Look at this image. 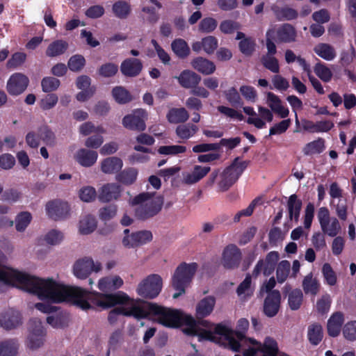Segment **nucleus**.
<instances>
[{
  "label": "nucleus",
  "mask_w": 356,
  "mask_h": 356,
  "mask_svg": "<svg viewBox=\"0 0 356 356\" xmlns=\"http://www.w3.org/2000/svg\"><path fill=\"white\" fill-rule=\"evenodd\" d=\"M79 195L80 199L82 201L86 202H90L95 199L97 196V193L94 187L87 186L81 188L79 190Z\"/></svg>",
  "instance_id": "obj_61"
},
{
  "label": "nucleus",
  "mask_w": 356,
  "mask_h": 356,
  "mask_svg": "<svg viewBox=\"0 0 356 356\" xmlns=\"http://www.w3.org/2000/svg\"><path fill=\"white\" fill-rule=\"evenodd\" d=\"M58 101V96L56 94L51 93L46 95L40 100V106L44 111L50 110L56 105Z\"/></svg>",
  "instance_id": "obj_63"
},
{
  "label": "nucleus",
  "mask_w": 356,
  "mask_h": 356,
  "mask_svg": "<svg viewBox=\"0 0 356 356\" xmlns=\"http://www.w3.org/2000/svg\"><path fill=\"white\" fill-rule=\"evenodd\" d=\"M46 211L49 218L59 220L68 216L70 206L66 202L55 200L46 204Z\"/></svg>",
  "instance_id": "obj_15"
},
{
  "label": "nucleus",
  "mask_w": 356,
  "mask_h": 356,
  "mask_svg": "<svg viewBox=\"0 0 356 356\" xmlns=\"http://www.w3.org/2000/svg\"><path fill=\"white\" fill-rule=\"evenodd\" d=\"M122 193V188L120 185L111 183L106 184L99 191L98 198L102 202H109L118 200Z\"/></svg>",
  "instance_id": "obj_18"
},
{
  "label": "nucleus",
  "mask_w": 356,
  "mask_h": 356,
  "mask_svg": "<svg viewBox=\"0 0 356 356\" xmlns=\"http://www.w3.org/2000/svg\"><path fill=\"white\" fill-rule=\"evenodd\" d=\"M162 289V279L156 274L150 275L140 282L137 287V293L145 298H156Z\"/></svg>",
  "instance_id": "obj_8"
},
{
  "label": "nucleus",
  "mask_w": 356,
  "mask_h": 356,
  "mask_svg": "<svg viewBox=\"0 0 356 356\" xmlns=\"http://www.w3.org/2000/svg\"><path fill=\"white\" fill-rule=\"evenodd\" d=\"M60 84V81L53 76H47L42 79L41 86L44 92H51L56 90Z\"/></svg>",
  "instance_id": "obj_51"
},
{
  "label": "nucleus",
  "mask_w": 356,
  "mask_h": 356,
  "mask_svg": "<svg viewBox=\"0 0 356 356\" xmlns=\"http://www.w3.org/2000/svg\"><path fill=\"white\" fill-rule=\"evenodd\" d=\"M166 117L170 123L178 124L188 120L189 114L184 108H174L169 111Z\"/></svg>",
  "instance_id": "obj_33"
},
{
  "label": "nucleus",
  "mask_w": 356,
  "mask_h": 356,
  "mask_svg": "<svg viewBox=\"0 0 356 356\" xmlns=\"http://www.w3.org/2000/svg\"><path fill=\"white\" fill-rule=\"evenodd\" d=\"M356 56L355 49L353 45L343 49L341 53L340 62L342 66H348L353 62Z\"/></svg>",
  "instance_id": "obj_58"
},
{
  "label": "nucleus",
  "mask_w": 356,
  "mask_h": 356,
  "mask_svg": "<svg viewBox=\"0 0 356 356\" xmlns=\"http://www.w3.org/2000/svg\"><path fill=\"white\" fill-rule=\"evenodd\" d=\"M3 254L0 252V261H3ZM0 282L15 286L35 296L36 293H39L42 296H44V293L41 291H38V287L49 286L48 283L40 280L39 277L31 276L8 266H0Z\"/></svg>",
  "instance_id": "obj_4"
},
{
  "label": "nucleus",
  "mask_w": 356,
  "mask_h": 356,
  "mask_svg": "<svg viewBox=\"0 0 356 356\" xmlns=\"http://www.w3.org/2000/svg\"><path fill=\"white\" fill-rule=\"evenodd\" d=\"M216 304V299L213 296H207L203 298L196 307V314L198 318H203L209 316Z\"/></svg>",
  "instance_id": "obj_28"
},
{
  "label": "nucleus",
  "mask_w": 356,
  "mask_h": 356,
  "mask_svg": "<svg viewBox=\"0 0 356 356\" xmlns=\"http://www.w3.org/2000/svg\"><path fill=\"white\" fill-rule=\"evenodd\" d=\"M29 83L25 74L19 72L13 74L7 81L6 90L11 95H19L24 92Z\"/></svg>",
  "instance_id": "obj_12"
},
{
  "label": "nucleus",
  "mask_w": 356,
  "mask_h": 356,
  "mask_svg": "<svg viewBox=\"0 0 356 356\" xmlns=\"http://www.w3.org/2000/svg\"><path fill=\"white\" fill-rule=\"evenodd\" d=\"M179 84L185 88H193L201 81V76L191 70H184L177 77Z\"/></svg>",
  "instance_id": "obj_24"
},
{
  "label": "nucleus",
  "mask_w": 356,
  "mask_h": 356,
  "mask_svg": "<svg viewBox=\"0 0 356 356\" xmlns=\"http://www.w3.org/2000/svg\"><path fill=\"white\" fill-rule=\"evenodd\" d=\"M344 321L343 313L340 312L332 314L327 321V332L329 335L337 337L339 334L341 325Z\"/></svg>",
  "instance_id": "obj_26"
},
{
  "label": "nucleus",
  "mask_w": 356,
  "mask_h": 356,
  "mask_svg": "<svg viewBox=\"0 0 356 356\" xmlns=\"http://www.w3.org/2000/svg\"><path fill=\"white\" fill-rule=\"evenodd\" d=\"M317 218L321 230L329 236H336L341 231V225L338 219L330 216V211L327 207H322L318 209Z\"/></svg>",
  "instance_id": "obj_9"
},
{
  "label": "nucleus",
  "mask_w": 356,
  "mask_h": 356,
  "mask_svg": "<svg viewBox=\"0 0 356 356\" xmlns=\"http://www.w3.org/2000/svg\"><path fill=\"white\" fill-rule=\"evenodd\" d=\"M26 58V54L23 52H16L13 54L11 58L8 60L6 63L7 68L15 69L25 62Z\"/></svg>",
  "instance_id": "obj_57"
},
{
  "label": "nucleus",
  "mask_w": 356,
  "mask_h": 356,
  "mask_svg": "<svg viewBox=\"0 0 356 356\" xmlns=\"http://www.w3.org/2000/svg\"><path fill=\"white\" fill-rule=\"evenodd\" d=\"M191 65L195 70L204 75L211 74L216 70L214 63L202 57L193 59L191 61Z\"/></svg>",
  "instance_id": "obj_25"
},
{
  "label": "nucleus",
  "mask_w": 356,
  "mask_h": 356,
  "mask_svg": "<svg viewBox=\"0 0 356 356\" xmlns=\"http://www.w3.org/2000/svg\"><path fill=\"white\" fill-rule=\"evenodd\" d=\"M325 149V140L319 138L316 140L309 143L304 148L305 154H318Z\"/></svg>",
  "instance_id": "obj_43"
},
{
  "label": "nucleus",
  "mask_w": 356,
  "mask_h": 356,
  "mask_svg": "<svg viewBox=\"0 0 356 356\" xmlns=\"http://www.w3.org/2000/svg\"><path fill=\"white\" fill-rule=\"evenodd\" d=\"M297 36V31L291 24H283L276 31V41L277 42H294L296 41Z\"/></svg>",
  "instance_id": "obj_20"
},
{
  "label": "nucleus",
  "mask_w": 356,
  "mask_h": 356,
  "mask_svg": "<svg viewBox=\"0 0 356 356\" xmlns=\"http://www.w3.org/2000/svg\"><path fill=\"white\" fill-rule=\"evenodd\" d=\"M308 339L311 343L314 345L318 344L323 338V329L321 325L314 324L308 328Z\"/></svg>",
  "instance_id": "obj_45"
},
{
  "label": "nucleus",
  "mask_w": 356,
  "mask_h": 356,
  "mask_svg": "<svg viewBox=\"0 0 356 356\" xmlns=\"http://www.w3.org/2000/svg\"><path fill=\"white\" fill-rule=\"evenodd\" d=\"M262 356H289L280 352L277 342L270 337H266L262 348Z\"/></svg>",
  "instance_id": "obj_32"
},
{
  "label": "nucleus",
  "mask_w": 356,
  "mask_h": 356,
  "mask_svg": "<svg viewBox=\"0 0 356 356\" xmlns=\"http://www.w3.org/2000/svg\"><path fill=\"white\" fill-rule=\"evenodd\" d=\"M86 64V60L81 55L72 56L68 60V67L72 72L81 71Z\"/></svg>",
  "instance_id": "obj_55"
},
{
  "label": "nucleus",
  "mask_w": 356,
  "mask_h": 356,
  "mask_svg": "<svg viewBox=\"0 0 356 356\" xmlns=\"http://www.w3.org/2000/svg\"><path fill=\"white\" fill-rule=\"evenodd\" d=\"M291 264L286 260L282 261L277 266V279L280 283L284 282L289 273Z\"/></svg>",
  "instance_id": "obj_59"
},
{
  "label": "nucleus",
  "mask_w": 356,
  "mask_h": 356,
  "mask_svg": "<svg viewBox=\"0 0 356 356\" xmlns=\"http://www.w3.org/2000/svg\"><path fill=\"white\" fill-rule=\"evenodd\" d=\"M148 309L156 315V321L163 326L174 328L186 325L184 332L197 337L199 341H204V338L211 337L207 321L196 322L193 316L181 310L163 307L156 304H149Z\"/></svg>",
  "instance_id": "obj_3"
},
{
  "label": "nucleus",
  "mask_w": 356,
  "mask_h": 356,
  "mask_svg": "<svg viewBox=\"0 0 356 356\" xmlns=\"http://www.w3.org/2000/svg\"><path fill=\"white\" fill-rule=\"evenodd\" d=\"M143 69V63L138 58H127L121 64V72L126 76H138Z\"/></svg>",
  "instance_id": "obj_21"
},
{
  "label": "nucleus",
  "mask_w": 356,
  "mask_h": 356,
  "mask_svg": "<svg viewBox=\"0 0 356 356\" xmlns=\"http://www.w3.org/2000/svg\"><path fill=\"white\" fill-rule=\"evenodd\" d=\"M112 95L114 99L121 104H127L131 101L132 97L128 90L124 87L116 86L112 90Z\"/></svg>",
  "instance_id": "obj_40"
},
{
  "label": "nucleus",
  "mask_w": 356,
  "mask_h": 356,
  "mask_svg": "<svg viewBox=\"0 0 356 356\" xmlns=\"http://www.w3.org/2000/svg\"><path fill=\"white\" fill-rule=\"evenodd\" d=\"M122 165L120 157H106L102 163V170L104 173L112 174L119 171Z\"/></svg>",
  "instance_id": "obj_30"
},
{
  "label": "nucleus",
  "mask_w": 356,
  "mask_h": 356,
  "mask_svg": "<svg viewBox=\"0 0 356 356\" xmlns=\"http://www.w3.org/2000/svg\"><path fill=\"white\" fill-rule=\"evenodd\" d=\"M314 71L325 82H329L332 79V72L331 70L323 63H316L314 67Z\"/></svg>",
  "instance_id": "obj_48"
},
{
  "label": "nucleus",
  "mask_w": 356,
  "mask_h": 356,
  "mask_svg": "<svg viewBox=\"0 0 356 356\" xmlns=\"http://www.w3.org/2000/svg\"><path fill=\"white\" fill-rule=\"evenodd\" d=\"M136 206L135 215L138 219L145 220L156 215L161 209L163 198L155 192H143L130 201Z\"/></svg>",
  "instance_id": "obj_5"
},
{
  "label": "nucleus",
  "mask_w": 356,
  "mask_h": 356,
  "mask_svg": "<svg viewBox=\"0 0 356 356\" xmlns=\"http://www.w3.org/2000/svg\"><path fill=\"white\" fill-rule=\"evenodd\" d=\"M343 334L346 339L350 341L356 339V321H352L345 324Z\"/></svg>",
  "instance_id": "obj_64"
},
{
  "label": "nucleus",
  "mask_w": 356,
  "mask_h": 356,
  "mask_svg": "<svg viewBox=\"0 0 356 356\" xmlns=\"http://www.w3.org/2000/svg\"><path fill=\"white\" fill-rule=\"evenodd\" d=\"M32 219L31 214L29 212H22L17 215L15 219V227L18 232H23L29 225Z\"/></svg>",
  "instance_id": "obj_53"
},
{
  "label": "nucleus",
  "mask_w": 356,
  "mask_h": 356,
  "mask_svg": "<svg viewBox=\"0 0 356 356\" xmlns=\"http://www.w3.org/2000/svg\"><path fill=\"white\" fill-rule=\"evenodd\" d=\"M253 290L251 286V277L247 275L245 280L238 286L236 292L241 299L245 300L252 295Z\"/></svg>",
  "instance_id": "obj_42"
},
{
  "label": "nucleus",
  "mask_w": 356,
  "mask_h": 356,
  "mask_svg": "<svg viewBox=\"0 0 356 356\" xmlns=\"http://www.w3.org/2000/svg\"><path fill=\"white\" fill-rule=\"evenodd\" d=\"M102 268L100 262L95 261L90 257H83L78 259L73 265V274L78 279L85 280L92 272H99Z\"/></svg>",
  "instance_id": "obj_10"
},
{
  "label": "nucleus",
  "mask_w": 356,
  "mask_h": 356,
  "mask_svg": "<svg viewBox=\"0 0 356 356\" xmlns=\"http://www.w3.org/2000/svg\"><path fill=\"white\" fill-rule=\"evenodd\" d=\"M241 25L238 22L231 19H226L221 22L219 29L225 34H232L240 29Z\"/></svg>",
  "instance_id": "obj_56"
},
{
  "label": "nucleus",
  "mask_w": 356,
  "mask_h": 356,
  "mask_svg": "<svg viewBox=\"0 0 356 356\" xmlns=\"http://www.w3.org/2000/svg\"><path fill=\"white\" fill-rule=\"evenodd\" d=\"M209 171V166L195 165L192 171L183 173V181L186 184H193L202 179Z\"/></svg>",
  "instance_id": "obj_22"
},
{
  "label": "nucleus",
  "mask_w": 356,
  "mask_h": 356,
  "mask_svg": "<svg viewBox=\"0 0 356 356\" xmlns=\"http://www.w3.org/2000/svg\"><path fill=\"white\" fill-rule=\"evenodd\" d=\"M241 260L240 249L234 244L225 248L222 254V264L226 268H234L238 266Z\"/></svg>",
  "instance_id": "obj_14"
},
{
  "label": "nucleus",
  "mask_w": 356,
  "mask_h": 356,
  "mask_svg": "<svg viewBox=\"0 0 356 356\" xmlns=\"http://www.w3.org/2000/svg\"><path fill=\"white\" fill-rule=\"evenodd\" d=\"M112 11L116 17L122 19H127L131 12V6L125 1H118L113 3Z\"/></svg>",
  "instance_id": "obj_31"
},
{
  "label": "nucleus",
  "mask_w": 356,
  "mask_h": 356,
  "mask_svg": "<svg viewBox=\"0 0 356 356\" xmlns=\"http://www.w3.org/2000/svg\"><path fill=\"white\" fill-rule=\"evenodd\" d=\"M47 323L54 328H62L67 325V315L62 312L50 315L47 318Z\"/></svg>",
  "instance_id": "obj_41"
},
{
  "label": "nucleus",
  "mask_w": 356,
  "mask_h": 356,
  "mask_svg": "<svg viewBox=\"0 0 356 356\" xmlns=\"http://www.w3.org/2000/svg\"><path fill=\"white\" fill-rule=\"evenodd\" d=\"M224 94L226 99L231 105L234 106L243 105V100L236 88H229L228 90L224 92Z\"/></svg>",
  "instance_id": "obj_50"
},
{
  "label": "nucleus",
  "mask_w": 356,
  "mask_h": 356,
  "mask_svg": "<svg viewBox=\"0 0 356 356\" xmlns=\"http://www.w3.org/2000/svg\"><path fill=\"white\" fill-rule=\"evenodd\" d=\"M105 130L102 127H95L91 122H86L79 127V133L83 136H88L92 133L103 134Z\"/></svg>",
  "instance_id": "obj_60"
},
{
  "label": "nucleus",
  "mask_w": 356,
  "mask_h": 356,
  "mask_svg": "<svg viewBox=\"0 0 356 356\" xmlns=\"http://www.w3.org/2000/svg\"><path fill=\"white\" fill-rule=\"evenodd\" d=\"M255 40L251 37L243 39L238 43L241 52L247 56H250L253 54L255 51Z\"/></svg>",
  "instance_id": "obj_49"
},
{
  "label": "nucleus",
  "mask_w": 356,
  "mask_h": 356,
  "mask_svg": "<svg viewBox=\"0 0 356 356\" xmlns=\"http://www.w3.org/2000/svg\"><path fill=\"white\" fill-rule=\"evenodd\" d=\"M138 172L134 168L122 171L116 176V179L125 185L132 184L137 178Z\"/></svg>",
  "instance_id": "obj_44"
},
{
  "label": "nucleus",
  "mask_w": 356,
  "mask_h": 356,
  "mask_svg": "<svg viewBox=\"0 0 356 356\" xmlns=\"http://www.w3.org/2000/svg\"><path fill=\"white\" fill-rule=\"evenodd\" d=\"M303 295L300 289L293 290L289 295V305L292 310L298 309L302 302Z\"/></svg>",
  "instance_id": "obj_54"
},
{
  "label": "nucleus",
  "mask_w": 356,
  "mask_h": 356,
  "mask_svg": "<svg viewBox=\"0 0 356 356\" xmlns=\"http://www.w3.org/2000/svg\"><path fill=\"white\" fill-rule=\"evenodd\" d=\"M69 47L68 42L63 40H56L47 47L45 54L48 57H56L63 54Z\"/></svg>",
  "instance_id": "obj_29"
},
{
  "label": "nucleus",
  "mask_w": 356,
  "mask_h": 356,
  "mask_svg": "<svg viewBox=\"0 0 356 356\" xmlns=\"http://www.w3.org/2000/svg\"><path fill=\"white\" fill-rule=\"evenodd\" d=\"M266 104L273 112L278 114L281 118H285L289 115V109L282 106L280 97L273 92H268L266 93Z\"/></svg>",
  "instance_id": "obj_23"
},
{
  "label": "nucleus",
  "mask_w": 356,
  "mask_h": 356,
  "mask_svg": "<svg viewBox=\"0 0 356 356\" xmlns=\"http://www.w3.org/2000/svg\"><path fill=\"white\" fill-rule=\"evenodd\" d=\"M197 268L196 263H182L176 269L172 279V284L176 292L174 298H177L185 293Z\"/></svg>",
  "instance_id": "obj_7"
},
{
  "label": "nucleus",
  "mask_w": 356,
  "mask_h": 356,
  "mask_svg": "<svg viewBox=\"0 0 356 356\" xmlns=\"http://www.w3.org/2000/svg\"><path fill=\"white\" fill-rule=\"evenodd\" d=\"M240 141L241 138L238 137L229 139L222 138L219 143L197 145L193 147V151L195 153L207 152L211 150H218L220 146H225L232 149L237 146Z\"/></svg>",
  "instance_id": "obj_17"
},
{
  "label": "nucleus",
  "mask_w": 356,
  "mask_h": 356,
  "mask_svg": "<svg viewBox=\"0 0 356 356\" xmlns=\"http://www.w3.org/2000/svg\"><path fill=\"white\" fill-rule=\"evenodd\" d=\"M273 10L276 18L279 21L292 20L296 19L298 15V12L296 10L289 7H275Z\"/></svg>",
  "instance_id": "obj_37"
},
{
  "label": "nucleus",
  "mask_w": 356,
  "mask_h": 356,
  "mask_svg": "<svg viewBox=\"0 0 356 356\" xmlns=\"http://www.w3.org/2000/svg\"><path fill=\"white\" fill-rule=\"evenodd\" d=\"M45 331L42 322L34 319L30 321L29 334L26 339V346L32 350L41 347L44 343Z\"/></svg>",
  "instance_id": "obj_11"
},
{
  "label": "nucleus",
  "mask_w": 356,
  "mask_h": 356,
  "mask_svg": "<svg viewBox=\"0 0 356 356\" xmlns=\"http://www.w3.org/2000/svg\"><path fill=\"white\" fill-rule=\"evenodd\" d=\"M210 330V337L204 338V341H211L234 351H242L243 356H257L258 353L262 354L261 345L254 339L247 338L244 332L249 327V322L245 318L238 321L237 331L233 332L222 324L214 325L208 321Z\"/></svg>",
  "instance_id": "obj_2"
},
{
  "label": "nucleus",
  "mask_w": 356,
  "mask_h": 356,
  "mask_svg": "<svg viewBox=\"0 0 356 356\" xmlns=\"http://www.w3.org/2000/svg\"><path fill=\"white\" fill-rule=\"evenodd\" d=\"M198 130L197 126L192 124L179 125L176 129L177 136L182 139H187L193 136Z\"/></svg>",
  "instance_id": "obj_47"
},
{
  "label": "nucleus",
  "mask_w": 356,
  "mask_h": 356,
  "mask_svg": "<svg viewBox=\"0 0 356 356\" xmlns=\"http://www.w3.org/2000/svg\"><path fill=\"white\" fill-rule=\"evenodd\" d=\"M281 301L280 293L274 290L270 292L264 301V312L265 314L268 317H273L275 316L280 309Z\"/></svg>",
  "instance_id": "obj_19"
},
{
  "label": "nucleus",
  "mask_w": 356,
  "mask_h": 356,
  "mask_svg": "<svg viewBox=\"0 0 356 356\" xmlns=\"http://www.w3.org/2000/svg\"><path fill=\"white\" fill-rule=\"evenodd\" d=\"M319 283L312 274L307 275L303 280L302 287L306 294L310 293L312 296L317 294L319 290Z\"/></svg>",
  "instance_id": "obj_39"
},
{
  "label": "nucleus",
  "mask_w": 356,
  "mask_h": 356,
  "mask_svg": "<svg viewBox=\"0 0 356 356\" xmlns=\"http://www.w3.org/2000/svg\"><path fill=\"white\" fill-rule=\"evenodd\" d=\"M22 323V315L19 311L14 309H8L1 314L0 325L5 330L15 329Z\"/></svg>",
  "instance_id": "obj_16"
},
{
  "label": "nucleus",
  "mask_w": 356,
  "mask_h": 356,
  "mask_svg": "<svg viewBox=\"0 0 356 356\" xmlns=\"http://www.w3.org/2000/svg\"><path fill=\"white\" fill-rule=\"evenodd\" d=\"M263 65L268 70L273 73L280 72V65L278 60L270 54H266L261 58Z\"/></svg>",
  "instance_id": "obj_52"
},
{
  "label": "nucleus",
  "mask_w": 356,
  "mask_h": 356,
  "mask_svg": "<svg viewBox=\"0 0 356 356\" xmlns=\"http://www.w3.org/2000/svg\"><path fill=\"white\" fill-rule=\"evenodd\" d=\"M117 213L115 205H108L99 209V217L102 221L106 222L111 220Z\"/></svg>",
  "instance_id": "obj_62"
},
{
  "label": "nucleus",
  "mask_w": 356,
  "mask_h": 356,
  "mask_svg": "<svg viewBox=\"0 0 356 356\" xmlns=\"http://www.w3.org/2000/svg\"><path fill=\"white\" fill-rule=\"evenodd\" d=\"M146 118V112L144 110L138 109L133 112L130 115L124 117L122 124L127 129L134 131H143L145 129V119Z\"/></svg>",
  "instance_id": "obj_13"
},
{
  "label": "nucleus",
  "mask_w": 356,
  "mask_h": 356,
  "mask_svg": "<svg viewBox=\"0 0 356 356\" xmlns=\"http://www.w3.org/2000/svg\"><path fill=\"white\" fill-rule=\"evenodd\" d=\"M97 227L95 217L88 214L83 216L79 222V232L81 234L88 235L92 233Z\"/></svg>",
  "instance_id": "obj_27"
},
{
  "label": "nucleus",
  "mask_w": 356,
  "mask_h": 356,
  "mask_svg": "<svg viewBox=\"0 0 356 356\" xmlns=\"http://www.w3.org/2000/svg\"><path fill=\"white\" fill-rule=\"evenodd\" d=\"M301 207V200H298L296 195H291L289 197L287 203L289 218L291 220H295L296 222H298L299 219Z\"/></svg>",
  "instance_id": "obj_34"
},
{
  "label": "nucleus",
  "mask_w": 356,
  "mask_h": 356,
  "mask_svg": "<svg viewBox=\"0 0 356 356\" xmlns=\"http://www.w3.org/2000/svg\"><path fill=\"white\" fill-rule=\"evenodd\" d=\"M248 163L245 157H235L219 174L218 186L220 190L229 188L238 179Z\"/></svg>",
  "instance_id": "obj_6"
},
{
  "label": "nucleus",
  "mask_w": 356,
  "mask_h": 356,
  "mask_svg": "<svg viewBox=\"0 0 356 356\" xmlns=\"http://www.w3.org/2000/svg\"><path fill=\"white\" fill-rule=\"evenodd\" d=\"M40 280L49 285L47 287H38V291H41L44 293V296H42L39 293H36V296L40 300L53 303L67 302L83 310H88L93 307L106 309L119 305L120 307L109 313L108 320L112 323L117 314L134 316L138 319L145 318L147 315V312L140 300L132 299L122 291L107 293L120 289L123 285V280L117 275L103 277L99 280L97 287L102 293L89 292L79 286L64 285L53 279Z\"/></svg>",
  "instance_id": "obj_1"
},
{
  "label": "nucleus",
  "mask_w": 356,
  "mask_h": 356,
  "mask_svg": "<svg viewBox=\"0 0 356 356\" xmlns=\"http://www.w3.org/2000/svg\"><path fill=\"white\" fill-rule=\"evenodd\" d=\"M171 47L173 52L180 58H185L190 54V48L183 39L178 38L173 40Z\"/></svg>",
  "instance_id": "obj_38"
},
{
  "label": "nucleus",
  "mask_w": 356,
  "mask_h": 356,
  "mask_svg": "<svg viewBox=\"0 0 356 356\" xmlns=\"http://www.w3.org/2000/svg\"><path fill=\"white\" fill-rule=\"evenodd\" d=\"M275 266L272 263L268 262V261L260 260L257 264L254 270L253 275L257 276L261 273H263L264 275H270L275 270Z\"/></svg>",
  "instance_id": "obj_46"
},
{
  "label": "nucleus",
  "mask_w": 356,
  "mask_h": 356,
  "mask_svg": "<svg viewBox=\"0 0 356 356\" xmlns=\"http://www.w3.org/2000/svg\"><path fill=\"white\" fill-rule=\"evenodd\" d=\"M314 52L326 60H332L337 56L334 48L326 43H320L314 49Z\"/></svg>",
  "instance_id": "obj_35"
},
{
  "label": "nucleus",
  "mask_w": 356,
  "mask_h": 356,
  "mask_svg": "<svg viewBox=\"0 0 356 356\" xmlns=\"http://www.w3.org/2000/svg\"><path fill=\"white\" fill-rule=\"evenodd\" d=\"M18 349L19 343L15 339L0 342V356H16Z\"/></svg>",
  "instance_id": "obj_36"
}]
</instances>
